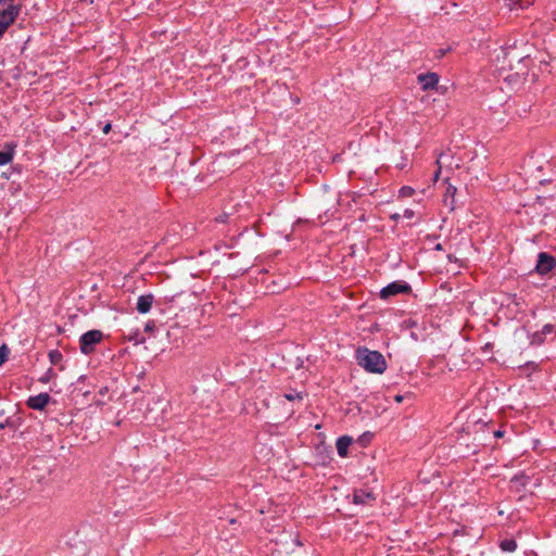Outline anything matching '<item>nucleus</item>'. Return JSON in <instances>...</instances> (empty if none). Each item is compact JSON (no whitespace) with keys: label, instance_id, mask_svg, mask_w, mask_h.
<instances>
[{"label":"nucleus","instance_id":"2","mask_svg":"<svg viewBox=\"0 0 556 556\" xmlns=\"http://www.w3.org/2000/svg\"><path fill=\"white\" fill-rule=\"evenodd\" d=\"M21 10L22 4H15L13 1H2L0 3V38L14 24Z\"/></svg>","mask_w":556,"mask_h":556},{"label":"nucleus","instance_id":"4","mask_svg":"<svg viewBox=\"0 0 556 556\" xmlns=\"http://www.w3.org/2000/svg\"><path fill=\"white\" fill-rule=\"evenodd\" d=\"M528 56H529L528 54L522 55L516 49H513V48L508 49L507 51L504 52L501 74H504L505 72H507V67L509 70L525 68V66L521 65V61Z\"/></svg>","mask_w":556,"mask_h":556},{"label":"nucleus","instance_id":"1","mask_svg":"<svg viewBox=\"0 0 556 556\" xmlns=\"http://www.w3.org/2000/svg\"><path fill=\"white\" fill-rule=\"evenodd\" d=\"M356 359L357 364L368 372L382 374L387 369L386 358L378 351L359 348L356 351Z\"/></svg>","mask_w":556,"mask_h":556},{"label":"nucleus","instance_id":"8","mask_svg":"<svg viewBox=\"0 0 556 556\" xmlns=\"http://www.w3.org/2000/svg\"><path fill=\"white\" fill-rule=\"evenodd\" d=\"M50 401V395L48 393H40L35 396H30L27 400L28 407L37 410L43 409Z\"/></svg>","mask_w":556,"mask_h":556},{"label":"nucleus","instance_id":"27","mask_svg":"<svg viewBox=\"0 0 556 556\" xmlns=\"http://www.w3.org/2000/svg\"><path fill=\"white\" fill-rule=\"evenodd\" d=\"M111 130V124H106L104 127H103V132L104 134H109Z\"/></svg>","mask_w":556,"mask_h":556},{"label":"nucleus","instance_id":"16","mask_svg":"<svg viewBox=\"0 0 556 556\" xmlns=\"http://www.w3.org/2000/svg\"><path fill=\"white\" fill-rule=\"evenodd\" d=\"M5 414V410L4 409H1L0 410V430L7 428V427H11L12 426V422H11V419L10 418H5L2 420V417L4 416Z\"/></svg>","mask_w":556,"mask_h":556},{"label":"nucleus","instance_id":"15","mask_svg":"<svg viewBox=\"0 0 556 556\" xmlns=\"http://www.w3.org/2000/svg\"><path fill=\"white\" fill-rule=\"evenodd\" d=\"M49 358L52 364L56 365L62 361L63 356L58 350H52L49 352Z\"/></svg>","mask_w":556,"mask_h":556},{"label":"nucleus","instance_id":"22","mask_svg":"<svg viewBox=\"0 0 556 556\" xmlns=\"http://www.w3.org/2000/svg\"><path fill=\"white\" fill-rule=\"evenodd\" d=\"M403 216H404V217H406V218H412V217L414 216V211H413V210H410V208H406V210L404 211Z\"/></svg>","mask_w":556,"mask_h":556},{"label":"nucleus","instance_id":"18","mask_svg":"<svg viewBox=\"0 0 556 556\" xmlns=\"http://www.w3.org/2000/svg\"><path fill=\"white\" fill-rule=\"evenodd\" d=\"M401 193H402L403 195H405V197H409V195H412V194L414 193V189H413V188H410V187H403V188L401 189Z\"/></svg>","mask_w":556,"mask_h":556},{"label":"nucleus","instance_id":"7","mask_svg":"<svg viewBox=\"0 0 556 556\" xmlns=\"http://www.w3.org/2000/svg\"><path fill=\"white\" fill-rule=\"evenodd\" d=\"M418 83L424 90L433 89L439 83V76L435 73L420 74L417 77Z\"/></svg>","mask_w":556,"mask_h":556},{"label":"nucleus","instance_id":"9","mask_svg":"<svg viewBox=\"0 0 556 556\" xmlns=\"http://www.w3.org/2000/svg\"><path fill=\"white\" fill-rule=\"evenodd\" d=\"M153 295L152 294H144L138 298L137 301V311L141 314L148 313L153 304Z\"/></svg>","mask_w":556,"mask_h":556},{"label":"nucleus","instance_id":"17","mask_svg":"<svg viewBox=\"0 0 556 556\" xmlns=\"http://www.w3.org/2000/svg\"><path fill=\"white\" fill-rule=\"evenodd\" d=\"M8 353H9L8 348H7L5 345H2V346L0 348V365L4 362V359H5L7 355H8Z\"/></svg>","mask_w":556,"mask_h":556},{"label":"nucleus","instance_id":"19","mask_svg":"<svg viewBox=\"0 0 556 556\" xmlns=\"http://www.w3.org/2000/svg\"><path fill=\"white\" fill-rule=\"evenodd\" d=\"M516 2L520 8H526L530 5L533 2V0H516Z\"/></svg>","mask_w":556,"mask_h":556},{"label":"nucleus","instance_id":"23","mask_svg":"<svg viewBox=\"0 0 556 556\" xmlns=\"http://www.w3.org/2000/svg\"><path fill=\"white\" fill-rule=\"evenodd\" d=\"M542 341H543V339L540 333H535L533 336V340H532L533 343H541Z\"/></svg>","mask_w":556,"mask_h":556},{"label":"nucleus","instance_id":"29","mask_svg":"<svg viewBox=\"0 0 556 556\" xmlns=\"http://www.w3.org/2000/svg\"><path fill=\"white\" fill-rule=\"evenodd\" d=\"M404 396L403 395H396L394 397V400L397 402V403H401L403 401Z\"/></svg>","mask_w":556,"mask_h":556},{"label":"nucleus","instance_id":"28","mask_svg":"<svg viewBox=\"0 0 556 556\" xmlns=\"http://www.w3.org/2000/svg\"><path fill=\"white\" fill-rule=\"evenodd\" d=\"M494 435H495L496 438H502V437L504 435V432H503V431H501V430H497V431H495V432H494Z\"/></svg>","mask_w":556,"mask_h":556},{"label":"nucleus","instance_id":"20","mask_svg":"<svg viewBox=\"0 0 556 556\" xmlns=\"http://www.w3.org/2000/svg\"><path fill=\"white\" fill-rule=\"evenodd\" d=\"M285 396L289 401H293L295 399H301V394L300 393H288Z\"/></svg>","mask_w":556,"mask_h":556},{"label":"nucleus","instance_id":"25","mask_svg":"<svg viewBox=\"0 0 556 556\" xmlns=\"http://www.w3.org/2000/svg\"><path fill=\"white\" fill-rule=\"evenodd\" d=\"M226 218H227V214H223V215H219L218 217H216V220L219 223H225Z\"/></svg>","mask_w":556,"mask_h":556},{"label":"nucleus","instance_id":"6","mask_svg":"<svg viewBox=\"0 0 556 556\" xmlns=\"http://www.w3.org/2000/svg\"><path fill=\"white\" fill-rule=\"evenodd\" d=\"M555 264H556V261L554 260V257H552L551 255L542 252V253L539 254V261H538V264H536V270L540 274H546V273H548L549 270L553 269Z\"/></svg>","mask_w":556,"mask_h":556},{"label":"nucleus","instance_id":"26","mask_svg":"<svg viewBox=\"0 0 556 556\" xmlns=\"http://www.w3.org/2000/svg\"><path fill=\"white\" fill-rule=\"evenodd\" d=\"M153 328H154V324H153V323H148V324L146 325V331H152V330H153Z\"/></svg>","mask_w":556,"mask_h":556},{"label":"nucleus","instance_id":"10","mask_svg":"<svg viewBox=\"0 0 556 556\" xmlns=\"http://www.w3.org/2000/svg\"><path fill=\"white\" fill-rule=\"evenodd\" d=\"M352 442H353V439L348 435L340 437L337 440L336 446H337L338 454L341 457L348 456V450H349L350 445L352 444Z\"/></svg>","mask_w":556,"mask_h":556},{"label":"nucleus","instance_id":"21","mask_svg":"<svg viewBox=\"0 0 556 556\" xmlns=\"http://www.w3.org/2000/svg\"><path fill=\"white\" fill-rule=\"evenodd\" d=\"M437 163L439 164V168H438V170L434 173V177H433V180H434V181H437V180H438L439 175H440V172H441V160H440V159H438V160H437Z\"/></svg>","mask_w":556,"mask_h":556},{"label":"nucleus","instance_id":"3","mask_svg":"<svg viewBox=\"0 0 556 556\" xmlns=\"http://www.w3.org/2000/svg\"><path fill=\"white\" fill-rule=\"evenodd\" d=\"M103 339V333L100 330H89L80 336L79 349L85 355H89L96 350V345Z\"/></svg>","mask_w":556,"mask_h":556},{"label":"nucleus","instance_id":"5","mask_svg":"<svg viewBox=\"0 0 556 556\" xmlns=\"http://www.w3.org/2000/svg\"><path fill=\"white\" fill-rule=\"evenodd\" d=\"M408 291H410L409 285L403 281H394L381 289L380 298L387 300L391 296L400 293H406Z\"/></svg>","mask_w":556,"mask_h":556},{"label":"nucleus","instance_id":"11","mask_svg":"<svg viewBox=\"0 0 556 556\" xmlns=\"http://www.w3.org/2000/svg\"><path fill=\"white\" fill-rule=\"evenodd\" d=\"M353 500L355 504H366L375 500V496L371 492L365 491H355L353 495Z\"/></svg>","mask_w":556,"mask_h":556},{"label":"nucleus","instance_id":"24","mask_svg":"<svg viewBox=\"0 0 556 556\" xmlns=\"http://www.w3.org/2000/svg\"><path fill=\"white\" fill-rule=\"evenodd\" d=\"M552 330H553L552 325H545L543 328V333H549V332H552Z\"/></svg>","mask_w":556,"mask_h":556},{"label":"nucleus","instance_id":"12","mask_svg":"<svg viewBox=\"0 0 556 556\" xmlns=\"http://www.w3.org/2000/svg\"><path fill=\"white\" fill-rule=\"evenodd\" d=\"M526 68H519L517 70V72L515 74H506V72L504 74H502L504 76V79L506 81H508L509 84L511 83H517L518 80H520L521 76L526 75Z\"/></svg>","mask_w":556,"mask_h":556},{"label":"nucleus","instance_id":"13","mask_svg":"<svg viewBox=\"0 0 556 556\" xmlns=\"http://www.w3.org/2000/svg\"><path fill=\"white\" fill-rule=\"evenodd\" d=\"M517 547V543L515 540H504L501 542V548L504 552H514Z\"/></svg>","mask_w":556,"mask_h":556},{"label":"nucleus","instance_id":"14","mask_svg":"<svg viewBox=\"0 0 556 556\" xmlns=\"http://www.w3.org/2000/svg\"><path fill=\"white\" fill-rule=\"evenodd\" d=\"M13 159V152L0 151V166L9 164Z\"/></svg>","mask_w":556,"mask_h":556}]
</instances>
